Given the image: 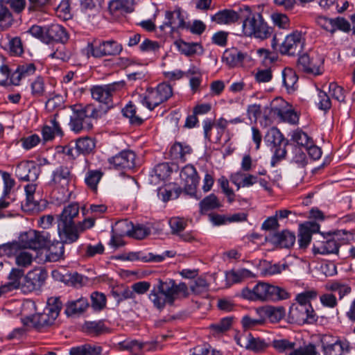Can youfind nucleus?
<instances>
[{
	"instance_id": "f257e3e1",
	"label": "nucleus",
	"mask_w": 355,
	"mask_h": 355,
	"mask_svg": "<svg viewBox=\"0 0 355 355\" xmlns=\"http://www.w3.org/2000/svg\"><path fill=\"white\" fill-rule=\"evenodd\" d=\"M79 205L71 202L64 206L58 215V231L60 238L64 243L76 242L81 233L91 229L95 225V218L89 217L76 223L73 219L78 216Z\"/></svg>"
},
{
	"instance_id": "f03ea898",
	"label": "nucleus",
	"mask_w": 355,
	"mask_h": 355,
	"mask_svg": "<svg viewBox=\"0 0 355 355\" xmlns=\"http://www.w3.org/2000/svg\"><path fill=\"white\" fill-rule=\"evenodd\" d=\"M73 114L70 118L69 125L73 132L80 133L83 130H89L92 128V119L102 117L107 112V107L101 110L92 104L85 106L73 105L71 106Z\"/></svg>"
},
{
	"instance_id": "7ed1b4c3",
	"label": "nucleus",
	"mask_w": 355,
	"mask_h": 355,
	"mask_svg": "<svg viewBox=\"0 0 355 355\" xmlns=\"http://www.w3.org/2000/svg\"><path fill=\"white\" fill-rule=\"evenodd\" d=\"M241 295L248 300L260 302L279 301L290 297L284 288L265 282H259L252 289L248 287L243 288Z\"/></svg>"
},
{
	"instance_id": "20e7f679",
	"label": "nucleus",
	"mask_w": 355,
	"mask_h": 355,
	"mask_svg": "<svg viewBox=\"0 0 355 355\" xmlns=\"http://www.w3.org/2000/svg\"><path fill=\"white\" fill-rule=\"evenodd\" d=\"M243 32L245 36L264 40L270 37L272 28L264 21L259 13H252L249 6H244Z\"/></svg>"
},
{
	"instance_id": "39448f33",
	"label": "nucleus",
	"mask_w": 355,
	"mask_h": 355,
	"mask_svg": "<svg viewBox=\"0 0 355 355\" xmlns=\"http://www.w3.org/2000/svg\"><path fill=\"white\" fill-rule=\"evenodd\" d=\"M51 235L47 232L30 230L22 233L19 239L22 248L37 250L45 248L51 243Z\"/></svg>"
},
{
	"instance_id": "423d86ee",
	"label": "nucleus",
	"mask_w": 355,
	"mask_h": 355,
	"mask_svg": "<svg viewBox=\"0 0 355 355\" xmlns=\"http://www.w3.org/2000/svg\"><path fill=\"white\" fill-rule=\"evenodd\" d=\"M125 85L124 81L114 82L105 85H96L91 88V94L93 99L103 103L97 110L107 107V111L111 107L112 96L113 93L122 89Z\"/></svg>"
},
{
	"instance_id": "0eeeda50",
	"label": "nucleus",
	"mask_w": 355,
	"mask_h": 355,
	"mask_svg": "<svg viewBox=\"0 0 355 355\" xmlns=\"http://www.w3.org/2000/svg\"><path fill=\"white\" fill-rule=\"evenodd\" d=\"M172 94L173 90L171 85L163 83L158 85L155 89L148 90L141 100V103L149 110H153L155 107L167 101Z\"/></svg>"
},
{
	"instance_id": "6e6552de",
	"label": "nucleus",
	"mask_w": 355,
	"mask_h": 355,
	"mask_svg": "<svg viewBox=\"0 0 355 355\" xmlns=\"http://www.w3.org/2000/svg\"><path fill=\"white\" fill-rule=\"evenodd\" d=\"M155 285L164 293L165 298L168 299V304L170 305H173L175 301L181 297L189 296L188 287L185 283L182 282L177 284L172 279L166 281L159 279Z\"/></svg>"
},
{
	"instance_id": "1a4fd4ad",
	"label": "nucleus",
	"mask_w": 355,
	"mask_h": 355,
	"mask_svg": "<svg viewBox=\"0 0 355 355\" xmlns=\"http://www.w3.org/2000/svg\"><path fill=\"white\" fill-rule=\"evenodd\" d=\"M272 347L279 352L286 355H320L314 345L309 344L297 347L296 343L286 339L274 340Z\"/></svg>"
},
{
	"instance_id": "9d476101",
	"label": "nucleus",
	"mask_w": 355,
	"mask_h": 355,
	"mask_svg": "<svg viewBox=\"0 0 355 355\" xmlns=\"http://www.w3.org/2000/svg\"><path fill=\"white\" fill-rule=\"evenodd\" d=\"M58 318L57 309H46L42 313H37L22 318L24 325L35 328L40 331L42 329L52 325Z\"/></svg>"
},
{
	"instance_id": "9b49d317",
	"label": "nucleus",
	"mask_w": 355,
	"mask_h": 355,
	"mask_svg": "<svg viewBox=\"0 0 355 355\" xmlns=\"http://www.w3.org/2000/svg\"><path fill=\"white\" fill-rule=\"evenodd\" d=\"M304 39L300 32L295 31L288 35L279 46L281 54L289 56L299 55L303 50Z\"/></svg>"
},
{
	"instance_id": "f8f14e48",
	"label": "nucleus",
	"mask_w": 355,
	"mask_h": 355,
	"mask_svg": "<svg viewBox=\"0 0 355 355\" xmlns=\"http://www.w3.org/2000/svg\"><path fill=\"white\" fill-rule=\"evenodd\" d=\"M288 318L298 324L311 323L315 320V314L311 304H292L288 311Z\"/></svg>"
},
{
	"instance_id": "ddd939ff",
	"label": "nucleus",
	"mask_w": 355,
	"mask_h": 355,
	"mask_svg": "<svg viewBox=\"0 0 355 355\" xmlns=\"http://www.w3.org/2000/svg\"><path fill=\"white\" fill-rule=\"evenodd\" d=\"M180 178L184 182L185 193L197 200L200 199V196L196 195L199 177L195 167L191 164L183 167L180 172Z\"/></svg>"
},
{
	"instance_id": "4468645a",
	"label": "nucleus",
	"mask_w": 355,
	"mask_h": 355,
	"mask_svg": "<svg viewBox=\"0 0 355 355\" xmlns=\"http://www.w3.org/2000/svg\"><path fill=\"white\" fill-rule=\"evenodd\" d=\"M46 277V272L40 268L29 271L24 277L21 284L24 293H31L39 290L43 285Z\"/></svg>"
},
{
	"instance_id": "2eb2a0df",
	"label": "nucleus",
	"mask_w": 355,
	"mask_h": 355,
	"mask_svg": "<svg viewBox=\"0 0 355 355\" xmlns=\"http://www.w3.org/2000/svg\"><path fill=\"white\" fill-rule=\"evenodd\" d=\"M317 24L324 30L334 33L337 30L344 32H348L350 30L349 23L345 19L337 17L330 19L326 17H318L317 18Z\"/></svg>"
},
{
	"instance_id": "dca6fc26",
	"label": "nucleus",
	"mask_w": 355,
	"mask_h": 355,
	"mask_svg": "<svg viewBox=\"0 0 355 355\" xmlns=\"http://www.w3.org/2000/svg\"><path fill=\"white\" fill-rule=\"evenodd\" d=\"M135 154L131 150H123L109 159V163L116 170L131 169L135 166Z\"/></svg>"
},
{
	"instance_id": "f3484780",
	"label": "nucleus",
	"mask_w": 355,
	"mask_h": 355,
	"mask_svg": "<svg viewBox=\"0 0 355 355\" xmlns=\"http://www.w3.org/2000/svg\"><path fill=\"white\" fill-rule=\"evenodd\" d=\"M245 17L244 6L239 8V11L231 9H224L218 11L211 17L212 21L218 24L229 25L236 22L239 19Z\"/></svg>"
},
{
	"instance_id": "a211bd4d",
	"label": "nucleus",
	"mask_w": 355,
	"mask_h": 355,
	"mask_svg": "<svg viewBox=\"0 0 355 355\" xmlns=\"http://www.w3.org/2000/svg\"><path fill=\"white\" fill-rule=\"evenodd\" d=\"M40 174V168L33 162L24 161L16 167L15 175L21 180L35 181Z\"/></svg>"
},
{
	"instance_id": "6ab92c4d",
	"label": "nucleus",
	"mask_w": 355,
	"mask_h": 355,
	"mask_svg": "<svg viewBox=\"0 0 355 355\" xmlns=\"http://www.w3.org/2000/svg\"><path fill=\"white\" fill-rule=\"evenodd\" d=\"M171 232L173 235L178 236L183 241L191 242L194 239L191 232H184L187 226V222L182 218L173 217L168 220Z\"/></svg>"
},
{
	"instance_id": "aec40b11",
	"label": "nucleus",
	"mask_w": 355,
	"mask_h": 355,
	"mask_svg": "<svg viewBox=\"0 0 355 355\" xmlns=\"http://www.w3.org/2000/svg\"><path fill=\"white\" fill-rule=\"evenodd\" d=\"M322 64L321 59L310 58L307 54L300 56L297 61V66L300 69L309 74L314 76L320 74V66Z\"/></svg>"
},
{
	"instance_id": "412c9836",
	"label": "nucleus",
	"mask_w": 355,
	"mask_h": 355,
	"mask_svg": "<svg viewBox=\"0 0 355 355\" xmlns=\"http://www.w3.org/2000/svg\"><path fill=\"white\" fill-rule=\"evenodd\" d=\"M248 58L246 53H243L236 48H231L224 51L222 61L229 67L234 68L242 66L243 61Z\"/></svg>"
},
{
	"instance_id": "4be33fe9",
	"label": "nucleus",
	"mask_w": 355,
	"mask_h": 355,
	"mask_svg": "<svg viewBox=\"0 0 355 355\" xmlns=\"http://www.w3.org/2000/svg\"><path fill=\"white\" fill-rule=\"evenodd\" d=\"M165 17L166 21L160 26L162 30L164 29L165 26H170L171 31L186 28V23L180 8H177L173 11H166Z\"/></svg>"
},
{
	"instance_id": "5701e85b",
	"label": "nucleus",
	"mask_w": 355,
	"mask_h": 355,
	"mask_svg": "<svg viewBox=\"0 0 355 355\" xmlns=\"http://www.w3.org/2000/svg\"><path fill=\"white\" fill-rule=\"evenodd\" d=\"M338 249L339 244L335 237L325 239L323 241H317L313 246L314 254H338Z\"/></svg>"
},
{
	"instance_id": "b1692460",
	"label": "nucleus",
	"mask_w": 355,
	"mask_h": 355,
	"mask_svg": "<svg viewBox=\"0 0 355 355\" xmlns=\"http://www.w3.org/2000/svg\"><path fill=\"white\" fill-rule=\"evenodd\" d=\"M46 42L51 41L64 43L68 40L65 28L59 24H51L45 27Z\"/></svg>"
},
{
	"instance_id": "393cba45",
	"label": "nucleus",
	"mask_w": 355,
	"mask_h": 355,
	"mask_svg": "<svg viewBox=\"0 0 355 355\" xmlns=\"http://www.w3.org/2000/svg\"><path fill=\"white\" fill-rule=\"evenodd\" d=\"M24 276V271L20 268H12L8 276V282L3 285L2 287L6 293L21 288V279Z\"/></svg>"
},
{
	"instance_id": "a878e982",
	"label": "nucleus",
	"mask_w": 355,
	"mask_h": 355,
	"mask_svg": "<svg viewBox=\"0 0 355 355\" xmlns=\"http://www.w3.org/2000/svg\"><path fill=\"white\" fill-rule=\"evenodd\" d=\"M36 70L33 63H26L19 65L16 71L10 76V80L13 85H17L22 79L33 76Z\"/></svg>"
},
{
	"instance_id": "bb28decb",
	"label": "nucleus",
	"mask_w": 355,
	"mask_h": 355,
	"mask_svg": "<svg viewBox=\"0 0 355 355\" xmlns=\"http://www.w3.org/2000/svg\"><path fill=\"white\" fill-rule=\"evenodd\" d=\"M230 180L239 189L241 187H249L252 186L258 182V178L252 174L237 172L230 176Z\"/></svg>"
},
{
	"instance_id": "cd10ccee",
	"label": "nucleus",
	"mask_w": 355,
	"mask_h": 355,
	"mask_svg": "<svg viewBox=\"0 0 355 355\" xmlns=\"http://www.w3.org/2000/svg\"><path fill=\"white\" fill-rule=\"evenodd\" d=\"M112 15H119L133 11L132 0H112L109 3Z\"/></svg>"
},
{
	"instance_id": "c85d7f7f",
	"label": "nucleus",
	"mask_w": 355,
	"mask_h": 355,
	"mask_svg": "<svg viewBox=\"0 0 355 355\" xmlns=\"http://www.w3.org/2000/svg\"><path fill=\"white\" fill-rule=\"evenodd\" d=\"M271 239L274 244L281 248H288L295 243V235L288 230H283L275 234Z\"/></svg>"
},
{
	"instance_id": "c756f323",
	"label": "nucleus",
	"mask_w": 355,
	"mask_h": 355,
	"mask_svg": "<svg viewBox=\"0 0 355 355\" xmlns=\"http://www.w3.org/2000/svg\"><path fill=\"white\" fill-rule=\"evenodd\" d=\"M71 180L70 170L67 166H60L53 173L52 182L58 187L64 189Z\"/></svg>"
},
{
	"instance_id": "7c9ffc66",
	"label": "nucleus",
	"mask_w": 355,
	"mask_h": 355,
	"mask_svg": "<svg viewBox=\"0 0 355 355\" xmlns=\"http://www.w3.org/2000/svg\"><path fill=\"white\" fill-rule=\"evenodd\" d=\"M89 307V302L87 298L80 297L73 301L69 302L65 313L68 315H79L85 312Z\"/></svg>"
},
{
	"instance_id": "2f4dec72",
	"label": "nucleus",
	"mask_w": 355,
	"mask_h": 355,
	"mask_svg": "<svg viewBox=\"0 0 355 355\" xmlns=\"http://www.w3.org/2000/svg\"><path fill=\"white\" fill-rule=\"evenodd\" d=\"M148 298L153 306L159 311L163 310L168 304V299L165 298L164 293L155 284L150 291Z\"/></svg>"
},
{
	"instance_id": "473e14b6",
	"label": "nucleus",
	"mask_w": 355,
	"mask_h": 355,
	"mask_svg": "<svg viewBox=\"0 0 355 355\" xmlns=\"http://www.w3.org/2000/svg\"><path fill=\"white\" fill-rule=\"evenodd\" d=\"M55 114L53 118L49 121L50 125H44L42 129L43 138L45 141H50L53 139L55 135H62V132L58 122L56 121Z\"/></svg>"
},
{
	"instance_id": "72a5a7b5",
	"label": "nucleus",
	"mask_w": 355,
	"mask_h": 355,
	"mask_svg": "<svg viewBox=\"0 0 355 355\" xmlns=\"http://www.w3.org/2000/svg\"><path fill=\"white\" fill-rule=\"evenodd\" d=\"M283 84L288 93L293 92L297 88L298 77L291 69H285L282 71Z\"/></svg>"
},
{
	"instance_id": "f704fd0d",
	"label": "nucleus",
	"mask_w": 355,
	"mask_h": 355,
	"mask_svg": "<svg viewBox=\"0 0 355 355\" xmlns=\"http://www.w3.org/2000/svg\"><path fill=\"white\" fill-rule=\"evenodd\" d=\"M322 349L324 355H343L345 352L348 351V344L341 341L329 345L323 343Z\"/></svg>"
},
{
	"instance_id": "c9c22d12",
	"label": "nucleus",
	"mask_w": 355,
	"mask_h": 355,
	"mask_svg": "<svg viewBox=\"0 0 355 355\" xmlns=\"http://www.w3.org/2000/svg\"><path fill=\"white\" fill-rule=\"evenodd\" d=\"M221 206L217 196L211 193L207 196H206L203 200H202L199 203L200 207V212L201 214H205V212L216 209L219 208Z\"/></svg>"
},
{
	"instance_id": "e433bc0d",
	"label": "nucleus",
	"mask_w": 355,
	"mask_h": 355,
	"mask_svg": "<svg viewBox=\"0 0 355 355\" xmlns=\"http://www.w3.org/2000/svg\"><path fill=\"white\" fill-rule=\"evenodd\" d=\"M76 146L79 155H87L93 152L96 143L92 138L86 137L77 139Z\"/></svg>"
},
{
	"instance_id": "4c0bfd02",
	"label": "nucleus",
	"mask_w": 355,
	"mask_h": 355,
	"mask_svg": "<svg viewBox=\"0 0 355 355\" xmlns=\"http://www.w3.org/2000/svg\"><path fill=\"white\" fill-rule=\"evenodd\" d=\"M246 339L245 347L255 352H261L270 346V344L263 339L252 337L251 334H249Z\"/></svg>"
},
{
	"instance_id": "58836bf2",
	"label": "nucleus",
	"mask_w": 355,
	"mask_h": 355,
	"mask_svg": "<svg viewBox=\"0 0 355 355\" xmlns=\"http://www.w3.org/2000/svg\"><path fill=\"white\" fill-rule=\"evenodd\" d=\"M87 55H92L94 58H101L105 56V49L103 42H96L88 43L85 49Z\"/></svg>"
},
{
	"instance_id": "ea45409f",
	"label": "nucleus",
	"mask_w": 355,
	"mask_h": 355,
	"mask_svg": "<svg viewBox=\"0 0 355 355\" xmlns=\"http://www.w3.org/2000/svg\"><path fill=\"white\" fill-rule=\"evenodd\" d=\"M191 151L189 146H183L180 143L174 144L170 150V154L173 159L185 161V156Z\"/></svg>"
},
{
	"instance_id": "a19ab883",
	"label": "nucleus",
	"mask_w": 355,
	"mask_h": 355,
	"mask_svg": "<svg viewBox=\"0 0 355 355\" xmlns=\"http://www.w3.org/2000/svg\"><path fill=\"white\" fill-rule=\"evenodd\" d=\"M132 230V223L128 220H122L116 222L112 227V232L116 236H130Z\"/></svg>"
},
{
	"instance_id": "79ce46f5",
	"label": "nucleus",
	"mask_w": 355,
	"mask_h": 355,
	"mask_svg": "<svg viewBox=\"0 0 355 355\" xmlns=\"http://www.w3.org/2000/svg\"><path fill=\"white\" fill-rule=\"evenodd\" d=\"M252 272L245 268L237 270H231L226 273V279L229 282L232 284L239 283L244 279L251 277Z\"/></svg>"
},
{
	"instance_id": "37998d69",
	"label": "nucleus",
	"mask_w": 355,
	"mask_h": 355,
	"mask_svg": "<svg viewBox=\"0 0 355 355\" xmlns=\"http://www.w3.org/2000/svg\"><path fill=\"white\" fill-rule=\"evenodd\" d=\"M265 315L272 322H278L282 320L285 315V310L282 306L275 307L267 306L263 309Z\"/></svg>"
},
{
	"instance_id": "c03bdc74",
	"label": "nucleus",
	"mask_w": 355,
	"mask_h": 355,
	"mask_svg": "<svg viewBox=\"0 0 355 355\" xmlns=\"http://www.w3.org/2000/svg\"><path fill=\"white\" fill-rule=\"evenodd\" d=\"M177 47L181 53L187 56L194 55L197 53L198 49H202L198 43L186 42L182 40L176 42Z\"/></svg>"
},
{
	"instance_id": "a18cd8bd",
	"label": "nucleus",
	"mask_w": 355,
	"mask_h": 355,
	"mask_svg": "<svg viewBox=\"0 0 355 355\" xmlns=\"http://www.w3.org/2000/svg\"><path fill=\"white\" fill-rule=\"evenodd\" d=\"M24 189L26 192V201L23 206L26 207L28 209H33L38 205L37 200L34 198L36 184H28L25 187Z\"/></svg>"
},
{
	"instance_id": "49530a36",
	"label": "nucleus",
	"mask_w": 355,
	"mask_h": 355,
	"mask_svg": "<svg viewBox=\"0 0 355 355\" xmlns=\"http://www.w3.org/2000/svg\"><path fill=\"white\" fill-rule=\"evenodd\" d=\"M13 22L12 15L8 7L0 3V27L6 29L9 28Z\"/></svg>"
},
{
	"instance_id": "de8ad7c7",
	"label": "nucleus",
	"mask_w": 355,
	"mask_h": 355,
	"mask_svg": "<svg viewBox=\"0 0 355 355\" xmlns=\"http://www.w3.org/2000/svg\"><path fill=\"white\" fill-rule=\"evenodd\" d=\"M292 140L304 149L313 141L308 135L301 130H297L292 135Z\"/></svg>"
},
{
	"instance_id": "09e8293b",
	"label": "nucleus",
	"mask_w": 355,
	"mask_h": 355,
	"mask_svg": "<svg viewBox=\"0 0 355 355\" xmlns=\"http://www.w3.org/2000/svg\"><path fill=\"white\" fill-rule=\"evenodd\" d=\"M123 115L130 119L132 124L140 125L143 119L136 114V108L134 105L128 104L122 110Z\"/></svg>"
},
{
	"instance_id": "8fccbe9b",
	"label": "nucleus",
	"mask_w": 355,
	"mask_h": 355,
	"mask_svg": "<svg viewBox=\"0 0 355 355\" xmlns=\"http://www.w3.org/2000/svg\"><path fill=\"white\" fill-rule=\"evenodd\" d=\"M327 288L334 292H338L340 299L351 292V288L347 284H341L338 282H334L327 285Z\"/></svg>"
},
{
	"instance_id": "3c124183",
	"label": "nucleus",
	"mask_w": 355,
	"mask_h": 355,
	"mask_svg": "<svg viewBox=\"0 0 355 355\" xmlns=\"http://www.w3.org/2000/svg\"><path fill=\"white\" fill-rule=\"evenodd\" d=\"M92 307L96 311L102 310L106 305L105 295L101 293L94 292L91 295Z\"/></svg>"
},
{
	"instance_id": "603ef678",
	"label": "nucleus",
	"mask_w": 355,
	"mask_h": 355,
	"mask_svg": "<svg viewBox=\"0 0 355 355\" xmlns=\"http://www.w3.org/2000/svg\"><path fill=\"white\" fill-rule=\"evenodd\" d=\"M102 173L100 171H89L85 177V182L92 189L96 190L97 184L102 177Z\"/></svg>"
},
{
	"instance_id": "864d4df0",
	"label": "nucleus",
	"mask_w": 355,
	"mask_h": 355,
	"mask_svg": "<svg viewBox=\"0 0 355 355\" xmlns=\"http://www.w3.org/2000/svg\"><path fill=\"white\" fill-rule=\"evenodd\" d=\"M209 284L207 280L202 277L197 278L192 284L190 285V289L196 295L201 294L208 290Z\"/></svg>"
},
{
	"instance_id": "5fc2aeb1",
	"label": "nucleus",
	"mask_w": 355,
	"mask_h": 355,
	"mask_svg": "<svg viewBox=\"0 0 355 355\" xmlns=\"http://www.w3.org/2000/svg\"><path fill=\"white\" fill-rule=\"evenodd\" d=\"M105 49V56L116 55L122 51L121 44L114 40L103 41Z\"/></svg>"
},
{
	"instance_id": "6e6d98bb",
	"label": "nucleus",
	"mask_w": 355,
	"mask_h": 355,
	"mask_svg": "<svg viewBox=\"0 0 355 355\" xmlns=\"http://www.w3.org/2000/svg\"><path fill=\"white\" fill-rule=\"evenodd\" d=\"M150 233V229L149 227L141 224L137 225L132 224V230L130 236L136 239H143L149 235Z\"/></svg>"
},
{
	"instance_id": "4d7b16f0",
	"label": "nucleus",
	"mask_w": 355,
	"mask_h": 355,
	"mask_svg": "<svg viewBox=\"0 0 355 355\" xmlns=\"http://www.w3.org/2000/svg\"><path fill=\"white\" fill-rule=\"evenodd\" d=\"M317 296V292L315 291H306L303 293H299L296 296V302L294 304H311L310 300L315 298Z\"/></svg>"
},
{
	"instance_id": "13d9d810",
	"label": "nucleus",
	"mask_w": 355,
	"mask_h": 355,
	"mask_svg": "<svg viewBox=\"0 0 355 355\" xmlns=\"http://www.w3.org/2000/svg\"><path fill=\"white\" fill-rule=\"evenodd\" d=\"M15 262L18 266L26 268L33 262V256L27 252H20L15 257Z\"/></svg>"
},
{
	"instance_id": "bf43d9fd",
	"label": "nucleus",
	"mask_w": 355,
	"mask_h": 355,
	"mask_svg": "<svg viewBox=\"0 0 355 355\" xmlns=\"http://www.w3.org/2000/svg\"><path fill=\"white\" fill-rule=\"evenodd\" d=\"M159 48L160 45L158 42L148 38H145L139 45L140 51L146 53L156 52Z\"/></svg>"
},
{
	"instance_id": "052dcab7",
	"label": "nucleus",
	"mask_w": 355,
	"mask_h": 355,
	"mask_svg": "<svg viewBox=\"0 0 355 355\" xmlns=\"http://www.w3.org/2000/svg\"><path fill=\"white\" fill-rule=\"evenodd\" d=\"M277 114L284 121L295 124L298 121L297 114L291 110H277Z\"/></svg>"
},
{
	"instance_id": "680f3d73",
	"label": "nucleus",
	"mask_w": 355,
	"mask_h": 355,
	"mask_svg": "<svg viewBox=\"0 0 355 355\" xmlns=\"http://www.w3.org/2000/svg\"><path fill=\"white\" fill-rule=\"evenodd\" d=\"M9 49L14 55H19L24 52L21 40L19 37H14L9 40Z\"/></svg>"
},
{
	"instance_id": "e2e57ef3",
	"label": "nucleus",
	"mask_w": 355,
	"mask_h": 355,
	"mask_svg": "<svg viewBox=\"0 0 355 355\" xmlns=\"http://www.w3.org/2000/svg\"><path fill=\"white\" fill-rule=\"evenodd\" d=\"M329 92L331 94L333 98L339 102H343L345 101V94L343 89L338 86L336 83H331L329 86Z\"/></svg>"
},
{
	"instance_id": "0e129e2a",
	"label": "nucleus",
	"mask_w": 355,
	"mask_h": 355,
	"mask_svg": "<svg viewBox=\"0 0 355 355\" xmlns=\"http://www.w3.org/2000/svg\"><path fill=\"white\" fill-rule=\"evenodd\" d=\"M318 105L320 110H327L331 107V101L327 93L320 90L318 96Z\"/></svg>"
},
{
	"instance_id": "69168bd1",
	"label": "nucleus",
	"mask_w": 355,
	"mask_h": 355,
	"mask_svg": "<svg viewBox=\"0 0 355 355\" xmlns=\"http://www.w3.org/2000/svg\"><path fill=\"white\" fill-rule=\"evenodd\" d=\"M40 141V139L37 135H32L21 139V145L26 150H30L35 147L39 144Z\"/></svg>"
},
{
	"instance_id": "338daca9",
	"label": "nucleus",
	"mask_w": 355,
	"mask_h": 355,
	"mask_svg": "<svg viewBox=\"0 0 355 355\" xmlns=\"http://www.w3.org/2000/svg\"><path fill=\"white\" fill-rule=\"evenodd\" d=\"M232 324V320L228 318H223L219 322L211 324L210 328L217 333H221L229 329Z\"/></svg>"
},
{
	"instance_id": "774afa93",
	"label": "nucleus",
	"mask_w": 355,
	"mask_h": 355,
	"mask_svg": "<svg viewBox=\"0 0 355 355\" xmlns=\"http://www.w3.org/2000/svg\"><path fill=\"white\" fill-rule=\"evenodd\" d=\"M299 239L298 243L300 248L301 250H305L309 245L311 241V235H310L308 232H305L304 230L299 228Z\"/></svg>"
}]
</instances>
